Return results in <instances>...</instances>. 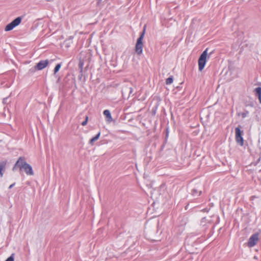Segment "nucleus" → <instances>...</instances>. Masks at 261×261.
Masks as SVG:
<instances>
[{"mask_svg": "<svg viewBox=\"0 0 261 261\" xmlns=\"http://www.w3.org/2000/svg\"><path fill=\"white\" fill-rule=\"evenodd\" d=\"M18 167L20 170L24 173L28 177H32L35 175V172L32 166L28 164L24 158L20 157L16 162L14 167Z\"/></svg>", "mask_w": 261, "mask_h": 261, "instance_id": "1", "label": "nucleus"}, {"mask_svg": "<svg viewBox=\"0 0 261 261\" xmlns=\"http://www.w3.org/2000/svg\"><path fill=\"white\" fill-rule=\"evenodd\" d=\"M207 56V52L206 49L202 53L198 59V68L199 70L200 71H201L204 68L206 62Z\"/></svg>", "mask_w": 261, "mask_h": 261, "instance_id": "2", "label": "nucleus"}, {"mask_svg": "<svg viewBox=\"0 0 261 261\" xmlns=\"http://www.w3.org/2000/svg\"><path fill=\"white\" fill-rule=\"evenodd\" d=\"M143 40V38H142V36H140L137 39V42L135 45V52L138 55H141L142 54L144 46Z\"/></svg>", "mask_w": 261, "mask_h": 261, "instance_id": "3", "label": "nucleus"}, {"mask_svg": "<svg viewBox=\"0 0 261 261\" xmlns=\"http://www.w3.org/2000/svg\"><path fill=\"white\" fill-rule=\"evenodd\" d=\"M242 135L243 131L241 130L239 127H236L235 129V139L236 142L241 146L244 145V140Z\"/></svg>", "mask_w": 261, "mask_h": 261, "instance_id": "4", "label": "nucleus"}, {"mask_svg": "<svg viewBox=\"0 0 261 261\" xmlns=\"http://www.w3.org/2000/svg\"><path fill=\"white\" fill-rule=\"evenodd\" d=\"M21 18L20 17H17L13 20L11 23L7 24L5 28V31H10L13 30L15 27L18 26L21 22Z\"/></svg>", "mask_w": 261, "mask_h": 261, "instance_id": "5", "label": "nucleus"}, {"mask_svg": "<svg viewBox=\"0 0 261 261\" xmlns=\"http://www.w3.org/2000/svg\"><path fill=\"white\" fill-rule=\"evenodd\" d=\"M259 241V234L258 233L252 234L248 240L247 245L249 247L254 246Z\"/></svg>", "mask_w": 261, "mask_h": 261, "instance_id": "6", "label": "nucleus"}, {"mask_svg": "<svg viewBox=\"0 0 261 261\" xmlns=\"http://www.w3.org/2000/svg\"><path fill=\"white\" fill-rule=\"evenodd\" d=\"M48 64V60H43L39 62L37 64V65L35 67V69L36 70H41L44 69L45 67H46L47 65Z\"/></svg>", "mask_w": 261, "mask_h": 261, "instance_id": "7", "label": "nucleus"}, {"mask_svg": "<svg viewBox=\"0 0 261 261\" xmlns=\"http://www.w3.org/2000/svg\"><path fill=\"white\" fill-rule=\"evenodd\" d=\"M103 115L105 116L106 121L107 123H110L113 121V118L109 110H105Z\"/></svg>", "mask_w": 261, "mask_h": 261, "instance_id": "8", "label": "nucleus"}, {"mask_svg": "<svg viewBox=\"0 0 261 261\" xmlns=\"http://www.w3.org/2000/svg\"><path fill=\"white\" fill-rule=\"evenodd\" d=\"M255 95L258 97L259 103L261 104V87H257L254 89Z\"/></svg>", "mask_w": 261, "mask_h": 261, "instance_id": "9", "label": "nucleus"}, {"mask_svg": "<svg viewBox=\"0 0 261 261\" xmlns=\"http://www.w3.org/2000/svg\"><path fill=\"white\" fill-rule=\"evenodd\" d=\"M100 133H98V134L95 137H93L89 141V143L90 144L92 145L95 141H96V140H97L98 139V138L100 136Z\"/></svg>", "mask_w": 261, "mask_h": 261, "instance_id": "10", "label": "nucleus"}, {"mask_svg": "<svg viewBox=\"0 0 261 261\" xmlns=\"http://www.w3.org/2000/svg\"><path fill=\"white\" fill-rule=\"evenodd\" d=\"M173 79L172 77L167 78L166 80V84L167 85H170L173 83Z\"/></svg>", "mask_w": 261, "mask_h": 261, "instance_id": "11", "label": "nucleus"}, {"mask_svg": "<svg viewBox=\"0 0 261 261\" xmlns=\"http://www.w3.org/2000/svg\"><path fill=\"white\" fill-rule=\"evenodd\" d=\"M61 65L60 64H58L56 65L54 69V74H56L59 70V69L61 68Z\"/></svg>", "mask_w": 261, "mask_h": 261, "instance_id": "12", "label": "nucleus"}, {"mask_svg": "<svg viewBox=\"0 0 261 261\" xmlns=\"http://www.w3.org/2000/svg\"><path fill=\"white\" fill-rule=\"evenodd\" d=\"M146 25H145L144 26L143 30L142 33L141 34V35L140 36H142V38H144V35H145V32H146Z\"/></svg>", "mask_w": 261, "mask_h": 261, "instance_id": "13", "label": "nucleus"}, {"mask_svg": "<svg viewBox=\"0 0 261 261\" xmlns=\"http://www.w3.org/2000/svg\"><path fill=\"white\" fill-rule=\"evenodd\" d=\"M5 261H14V254H12L9 257H8Z\"/></svg>", "mask_w": 261, "mask_h": 261, "instance_id": "14", "label": "nucleus"}, {"mask_svg": "<svg viewBox=\"0 0 261 261\" xmlns=\"http://www.w3.org/2000/svg\"><path fill=\"white\" fill-rule=\"evenodd\" d=\"M3 169H4V167L0 166V176L1 177H2L3 175V174L2 173V171L3 170Z\"/></svg>", "mask_w": 261, "mask_h": 261, "instance_id": "15", "label": "nucleus"}, {"mask_svg": "<svg viewBox=\"0 0 261 261\" xmlns=\"http://www.w3.org/2000/svg\"><path fill=\"white\" fill-rule=\"evenodd\" d=\"M88 117H87L85 121H84L82 122V125L84 126L87 124V121H88Z\"/></svg>", "mask_w": 261, "mask_h": 261, "instance_id": "16", "label": "nucleus"}, {"mask_svg": "<svg viewBox=\"0 0 261 261\" xmlns=\"http://www.w3.org/2000/svg\"><path fill=\"white\" fill-rule=\"evenodd\" d=\"M248 114V112L247 111L246 113H243L242 114V117L243 118H245V117H246V116L247 115V114Z\"/></svg>", "mask_w": 261, "mask_h": 261, "instance_id": "17", "label": "nucleus"}, {"mask_svg": "<svg viewBox=\"0 0 261 261\" xmlns=\"http://www.w3.org/2000/svg\"><path fill=\"white\" fill-rule=\"evenodd\" d=\"M7 98H4V99H3V103H6V102H7Z\"/></svg>", "mask_w": 261, "mask_h": 261, "instance_id": "18", "label": "nucleus"}, {"mask_svg": "<svg viewBox=\"0 0 261 261\" xmlns=\"http://www.w3.org/2000/svg\"><path fill=\"white\" fill-rule=\"evenodd\" d=\"M80 66L81 68H82V66H83V63L81 62V63H80Z\"/></svg>", "mask_w": 261, "mask_h": 261, "instance_id": "19", "label": "nucleus"}, {"mask_svg": "<svg viewBox=\"0 0 261 261\" xmlns=\"http://www.w3.org/2000/svg\"><path fill=\"white\" fill-rule=\"evenodd\" d=\"M13 185H14V184L10 185L9 187V188L11 189L13 186Z\"/></svg>", "mask_w": 261, "mask_h": 261, "instance_id": "20", "label": "nucleus"}]
</instances>
